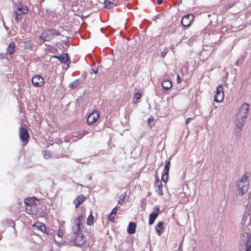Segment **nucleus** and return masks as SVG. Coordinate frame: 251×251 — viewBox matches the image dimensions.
I'll return each instance as SVG.
<instances>
[{
  "instance_id": "1",
  "label": "nucleus",
  "mask_w": 251,
  "mask_h": 251,
  "mask_svg": "<svg viewBox=\"0 0 251 251\" xmlns=\"http://www.w3.org/2000/svg\"><path fill=\"white\" fill-rule=\"evenodd\" d=\"M85 215L80 214L77 218L74 220L72 230L75 235L74 243L76 246L83 245L85 243V237L81 233V229L83 227L82 221L85 218Z\"/></svg>"
},
{
  "instance_id": "2",
  "label": "nucleus",
  "mask_w": 251,
  "mask_h": 251,
  "mask_svg": "<svg viewBox=\"0 0 251 251\" xmlns=\"http://www.w3.org/2000/svg\"><path fill=\"white\" fill-rule=\"evenodd\" d=\"M250 105L247 103H243L239 109L235 119V124L239 128H242L247 118Z\"/></svg>"
},
{
  "instance_id": "3",
  "label": "nucleus",
  "mask_w": 251,
  "mask_h": 251,
  "mask_svg": "<svg viewBox=\"0 0 251 251\" xmlns=\"http://www.w3.org/2000/svg\"><path fill=\"white\" fill-rule=\"evenodd\" d=\"M60 35V32L56 29H47L43 32L40 38L43 40V42L49 41L54 38L55 36H58Z\"/></svg>"
},
{
  "instance_id": "4",
  "label": "nucleus",
  "mask_w": 251,
  "mask_h": 251,
  "mask_svg": "<svg viewBox=\"0 0 251 251\" xmlns=\"http://www.w3.org/2000/svg\"><path fill=\"white\" fill-rule=\"evenodd\" d=\"M28 12V7L25 5L24 6L20 2L18 4L17 10L14 11L15 14V20L17 23H19L21 21L24 14H27Z\"/></svg>"
},
{
  "instance_id": "5",
  "label": "nucleus",
  "mask_w": 251,
  "mask_h": 251,
  "mask_svg": "<svg viewBox=\"0 0 251 251\" xmlns=\"http://www.w3.org/2000/svg\"><path fill=\"white\" fill-rule=\"evenodd\" d=\"M224 99V91L222 85H219L217 87L215 92L214 101L217 102H221Z\"/></svg>"
},
{
  "instance_id": "6",
  "label": "nucleus",
  "mask_w": 251,
  "mask_h": 251,
  "mask_svg": "<svg viewBox=\"0 0 251 251\" xmlns=\"http://www.w3.org/2000/svg\"><path fill=\"white\" fill-rule=\"evenodd\" d=\"M100 112L98 110H94L87 117V122L89 125H91L97 122L100 118Z\"/></svg>"
},
{
  "instance_id": "7",
  "label": "nucleus",
  "mask_w": 251,
  "mask_h": 251,
  "mask_svg": "<svg viewBox=\"0 0 251 251\" xmlns=\"http://www.w3.org/2000/svg\"><path fill=\"white\" fill-rule=\"evenodd\" d=\"M194 20V16L191 14H188L182 17L181 24L183 26L189 27L191 25Z\"/></svg>"
},
{
  "instance_id": "8",
  "label": "nucleus",
  "mask_w": 251,
  "mask_h": 251,
  "mask_svg": "<svg viewBox=\"0 0 251 251\" xmlns=\"http://www.w3.org/2000/svg\"><path fill=\"white\" fill-rule=\"evenodd\" d=\"M171 167V162L170 161H167L165 162L163 172L164 174L162 175L161 180L165 183H166L168 181L169 172Z\"/></svg>"
},
{
  "instance_id": "9",
  "label": "nucleus",
  "mask_w": 251,
  "mask_h": 251,
  "mask_svg": "<svg viewBox=\"0 0 251 251\" xmlns=\"http://www.w3.org/2000/svg\"><path fill=\"white\" fill-rule=\"evenodd\" d=\"M237 186L239 191V193L241 196H243L246 193L249 189V182H238Z\"/></svg>"
},
{
  "instance_id": "10",
  "label": "nucleus",
  "mask_w": 251,
  "mask_h": 251,
  "mask_svg": "<svg viewBox=\"0 0 251 251\" xmlns=\"http://www.w3.org/2000/svg\"><path fill=\"white\" fill-rule=\"evenodd\" d=\"M31 81L35 87H41L44 84V78L41 76L37 75L32 77Z\"/></svg>"
},
{
  "instance_id": "11",
  "label": "nucleus",
  "mask_w": 251,
  "mask_h": 251,
  "mask_svg": "<svg viewBox=\"0 0 251 251\" xmlns=\"http://www.w3.org/2000/svg\"><path fill=\"white\" fill-rule=\"evenodd\" d=\"M19 136L21 140L23 142H26V143L27 142V140L29 137L27 130L23 127H21L20 128Z\"/></svg>"
},
{
  "instance_id": "12",
  "label": "nucleus",
  "mask_w": 251,
  "mask_h": 251,
  "mask_svg": "<svg viewBox=\"0 0 251 251\" xmlns=\"http://www.w3.org/2000/svg\"><path fill=\"white\" fill-rule=\"evenodd\" d=\"M163 185L162 182L157 178L154 183V189L156 193L160 196L163 195Z\"/></svg>"
},
{
  "instance_id": "13",
  "label": "nucleus",
  "mask_w": 251,
  "mask_h": 251,
  "mask_svg": "<svg viewBox=\"0 0 251 251\" xmlns=\"http://www.w3.org/2000/svg\"><path fill=\"white\" fill-rule=\"evenodd\" d=\"M86 199L85 196L82 194L79 195L75 198L73 201L75 207L78 208L79 206L85 201Z\"/></svg>"
},
{
  "instance_id": "14",
  "label": "nucleus",
  "mask_w": 251,
  "mask_h": 251,
  "mask_svg": "<svg viewBox=\"0 0 251 251\" xmlns=\"http://www.w3.org/2000/svg\"><path fill=\"white\" fill-rule=\"evenodd\" d=\"M156 211H157V213L153 212L149 215V224L150 225H152L154 223V221L157 218V217L159 214V207H156Z\"/></svg>"
},
{
  "instance_id": "15",
  "label": "nucleus",
  "mask_w": 251,
  "mask_h": 251,
  "mask_svg": "<svg viewBox=\"0 0 251 251\" xmlns=\"http://www.w3.org/2000/svg\"><path fill=\"white\" fill-rule=\"evenodd\" d=\"M36 201H38V200L34 197H32L26 198L25 200V202L26 204V206H37Z\"/></svg>"
},
{
  "instance_id": "16",
  "label": "nucleus",
  "mask_w": 251,
  "mask_h": 251,
  "mask_svg": "<svg viewBox=\"0 0 251 251\" xmlns=\"http://www.w3.org/2000/svg\"><path fill=\"white\" fill-rule=\"evenodd\" d=\"M53 58L58 59L62 63H66L69 59V56L67 53H64L60 56L54 55Z\"/></svg>"
},
{
  "instance_id": "17",
  "label": "nucleus",
  "mask_w": 251,
  "mask_h": 251,
  "mask_svg": "<svg viewBox=\"0 0 251 251\" xmlns=\"http://www.w3.org/2000/svg\"><path fill=\"white\" fill-rule=\"evenodd\" d=\"M34 228H36L38 230H40L43 233H45L46 228L45 225L41 222H37L33 225Z\"/></svg>"
},
{
  "instance_id": "18",
  "label": "nucleus",
  "mask_w": 251,
  "mask_h": 251,
  "mask_svg": "<svg viewBox=\"0 0 251 251\" xmlns=\"http://www.w3.org/2000/svg\"><path fill=\"white\" fill-rule=\"evenodd\" d=\"M136 229V224L133 222L129 223L127 228V231L129 234H133L135 233Z\"/></svg>"
},
{
  "instance_id": "19",
  "label": "nucleus",
  "mask_w": 251,
  "mask_h": 251,
  "mask_svg": "<svg viewBox=\"0 0 251 251\" xmlns=\"http://www.w3.org/2000/svg\"><path fill=\"white\" fill-rule=\"evenodd\" d=\"M161 85L165 89H170L172 86V81L169 79H164L162 81Z\"/></svg>"
},
{
  "instance_id": "20",
  "label": "nucleus",
  "mask_w": 251,
  "mask_h": 251,
  "mask_svg": "<svg viewBox=\"0 0 251 251\" xmlns=\"http://www.w3.org/2000/svg\"><path fill=\"white\" fill-rule=\"evenodd\" d=\"M155 228L158 235H160L163 232L164 223L162 222H160L156 225Z\"/></svg>"
},
{
  "instance_id": "21",
  "label": "nucleus",
  "mask_w": 251,
  "mask_h": 251,
  "mask_svg": "<svg viewBox=\"0 0 251 251\" xmlns=\"http://www.w3.org/2000/svg\"><path fill=\"white\" fill-rule=\"evenodd\" d=\"M25 211L30 215L34 214L37 212V206H26Z\"/></svg>"
},
{
  "instance_id": "22",
  "label": "nucleus",
  "mask_w": 251,
  "mask_h": 251,
  "mask_svg": "<svg viewBox=\"0 0 251 251\" xmlns=\"http://www.w3.org/2000/svg\"><path fill=\"white\" fill-rule=\"evenodd\" d=\"M15 44L14 42L10 43L6 49V53L12 55L15 51Z\"/></svg>"
},
{
  "instance_id": "23",
  "label": "nucleus",
  "mask_w": 251,
  "mask_h": 251,
  "mask_svg": "<svg viewBox=\"0 0 251 251\" xmlns=\"http://www.w3.org/2000/svg\"><path fill=\"white\" fill-rule=\"evenodd\" d=\"M94 217L93 215V212L91 211L87 218V224L88 226H91L94 223Z\"/></svg>"
},
{
  "instance_id": "24",
  "label": "nucleus",
  "mask_w": 251,
  "mask_h": 251,
  "mask_svg": "<svg viewBox=\"0 0 251 251\" xmlns=\"http://www.w3.org/2000/svg\"><path fill=\"white\" fill-rule=\"evenodd\" d=\"M126 197V193H124L121 194L119 198L118 204H121V203H123L125 200Z\"/></svg>"
},
{
  "instance_id": "25",
  "label": "nucleus",
  "mask_w": 251,
  "mask_h": 251,
  "mask_svg": "<svg viewBox=\"0 0 251 251\" xmlns=\"http://www.w3.org/2000/svg\"><path fill=\"white\" fill-rule=\"evenodd\" d=\"M246 249L245 251H251V241L248 240L246 244Z\"/></svg>"
},
{
  "instance_id": "26",
  "label": "nucleus",
  "mask_w": 251,
  "mask_h": 251,
  "mask_svg": "<svg viewBox=\"0 0 251 251\" xmlns=\"http://www.w3.org/2000/svg\"><path fill=\"white\" fill-rule=\"evenodd\" d=\"M115 216H116V215L112 214V213L111 212L109 214V215L108 216V220L112 223H114L115 222Z\"/></svg>"
},
{
  "instance_id": "27",
  "label": "nucleus",
  "mask_w": 251,
  "mask_h": 251,
  "mask_svg": "<svg viewBox=\"0 0 251 251\" xmlns=\"http://www.w3.org/2000/svg\"><path fill=\"white\" fill-rule=\"evenodd\" d=\"M248 176H247V174H245V175H244L241 179L239 180V182H249L248 181Z\"/></svg>"
},
{
  "instance_id": "28",
  "label": "nucleus",
  "mask_w": 251,
  "mask_h": 251,
  "mask_svg": "<svg viewBox=\"0 0 251 251\" xmlns=\"http://www.w3.org/2000/svg\"><path fill=\"white\" fill-rule=\"evenodd\" d=\"M142 93L141 91L138 90V92L135 94L134 98L136 100H139L141 99Z\"/></svg>"
},
{
  "instance_id": "29",
  "label": "nucleus",
  "mask_w": 251,
  "mask_h": 251,
  "mask_svg": "<svg viewBox=\"0 0 251 251\" xmlns=\"http://www.w3.org/2000/svg\"><path fill=\"white\" fill-rule=\"evenodd\" d=\"M148 122L149 126L151 127L154 125V120L153 119L149 118L148 119Z\"/></svg>"
},
{
  "instance_id": "30",
  "label": "nucleus",
  "mask_w": 251,
  "mask_h": 251,
  "mask_svg": "<svg viewBox=\"0 0 251 251\" xmlns=\"http://www.w3.org/2000/svg\"><path fill=\"white\" fill-rule=\"evenodd\" d=\"M114 5H115V4L113 2H109L108 3H106V2H105V7L107 8L110 9V8L114 7Z\"/></svg>"
},
{
  "instance_id": "31",
  "label": "nucleus",
  "mask_w": 251,
  "mask_h": 251,
  "mask_svg": "<svg viewBox=\"0 0 251 251\" xmlns=\"http://www.w3.org/2000/svg\"><path fill=\"white\" fill-rule=\"evenodd\" d=\"M64 235V232L63 230L61 228H59L57 231V236L59 237L62 238Z\"/></svg>"
},
{
  "instance_id": "32",
  "label": "nucleus",
  "mask_w": 251,
  "mask_h": 251,
  "mask_svg": "<svg viewBox=\"0 0 251 251\" xmlns=\"http://www.w3.org/2000/svg\"><path fill=\"white\" fill-rule=\"evenodd\" d=\"M168 51V50H167L166 49H165L163 51L161 52V53H160L161 57L162 58H164L165 57L166 54L167 53Z\"/></svg>"
},
{
  "instance_id": "33",
  "label": "nucleus",
  "mask_w": 251,
  "mask_h": 251,
  "mask_svg": "<svg viewBox=\"0 0 251 251\" xmlns=\"http://www.w3.org/2000/svg\"><path fill=\"white\" fill-rule=\"evenodd\" d=\"M120 206H119L118 205H117L115 207H114L112 211L111 212L112 213V214H113L114 215H116L117 214V211H118V208Z\"/></svg>"
},
{
  "instance_id": "34",
  "label": "nucleus",
  "mask_w": 251,
  "mask_h": 251,
  "mask_svg": "<svg viewBox=\"0 0 251 251\" xmlns=\"http://www.w3.org/2000/svg\"><path fill=\"white\" fill-rule=\"evenodd\" d=\"M43 154H44V157L46 159H47L50 157V153L47 151H45V152H44Z\"/></svg>"
},
{
  "instance_id": "35",
  "label": "nucleus",
  "mask_w": 251,
  "mask_h": 251,
  "mask_svg": "<svg viewBox=\"0 0 251 251\" xmlns=\"http://www.w3.org/2000/svg\"><path fill=\"white\" fill-rule=\"evenodd\" d=\"M176 81L177 83H179L181 82V78L179 75L177 76Z\"/></svg>"
},
{
  "instance_id": "36",
  "label": "nucleus",
  "mask_w": 251,
  "mask_h": 251,
  "mask_svg": "<svg viewBox=\"0 0 251 251\" xmlns=\"http://www.w3.org/2000/svg\"><path fill=\"white\" fill-rule=\"evenodd\" d=\"M192 120V118H187L186 120V124H188Z\"/></svg>"
},
{
  "instance_id": "37",
  "label": "nucleus",
  "mask_w": 251,
  "mask_h": 251,
  "mask_svg": "<svg viewBox=\"0 0 251 251\" xmlns=\"http://www.w3.org/2000/svg\"><path fill=\"white\" fill-rule=\"evenodd\" d=\"M163 0H157V3L158 4H161V3H162Z\"/></svg>"
},
{
  "instance_id": "38",
  "label": "nucleus",
  "mask_w": 251,
  "mask_h": 251,
  "mask_svg": "<svg viewBox=\"0 0 251 251\" xmlns=\"http://www.w3.org/2000/svg\"><path fill=\"white\" fill-rule=\"evenodd\" d=\"M32 47H33L32 45H31L30 47L31 49H32Z\"/></svg>"
}]
</instances>
